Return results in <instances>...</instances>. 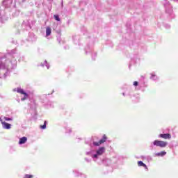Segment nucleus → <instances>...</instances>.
I'll list each match as a JSON object with an SVG mask.
<instances>
[{
  "instance_id": "1",
  "label": "nucleus",
  "mask_w": 178,
  "mask_h": 178,
  "mask_svg": "<svg viewBox=\"0 0 178 178\" xmlns=\"http://www.w3.org/2000/svg\"><path fill=\"white\" fill-rule=\"evenodd\" d=\"M153 145L156 147H160L161 148H165L168 145V143L162 140H156L153 142Z\"/></svg>"
},
{
  "instance_id": "2",
  "label": "nucleus",
  "mask_w": 178,
  "mask_h": 178,
  "mask_svg": "<svg viewBox=\"0 0 178 178\" xmlns=\"http://www.w3.org/2000/svg\"><path fill=\"white\" fill-rule=\"evenodd\" d=\"M108 140V136H106L105 134L103 135L102 138L99 142H93V145L95 147H99L102 144H104V143H106V140Z\"/></svg>"
},
{
  "instance_id": "3",
  "label": "nucleus",
  "mask_w": 178,
  "mask_h": 178,
  "mask_svg": "<svg viewBox=\"0 0 178 178\" xmlns=\"http://www.w3.org/2000/svg\"><path fill=\"white\" fill-rule=\"evenodd\" d=\"M159 137L161 138H164V140H168V139L169 140L172 138V135H170V134H161L159 135Z\"/></svg>"
},
{
  "instance_id": "4",
  "label": "nucleus",
  "mask_w": 178,
  "mask_h": 178,
  "mask_svg": "<svg viewBox=\"0 0 178 178\" xmlns=\"http://www.w3.org/2000/svg\"><path fill=\"white\" fill-rule=\"evenodd\" d=\"M0 122H1V124H3V129H7L8 130L9 129H10V127L12 126V125H10V124L2 121V119H1V118H0Z\"/></svg>"
},
{
  "instance_id": "5",
  "label": "nucleus",
  "mask_w": 178,
  "mask_h": 178,
  "mask_svg": "<svg viewBox=\"0 0 178 178\" xmlns=\"http://www.w3.org/2000/svg\"><path fill=\"white\" fill-rule=\"evenodd\" d=\"M26 142H27V137L24 136V137L19 138V145L26 144Z\"/></svg>"
},
{
  "instance_id": "6",
  "label": "nucleus",
  "mask_w": 178,
  "mask_h": 178,
  "mask_svg": "<svg viewBox=\"0 0 178 178\" xmlns=\"http://www.w3.org/2000/svg\"><path fill=\"white\" fill-rule=\"evenodd\" d=\"M105 152V147H99V149L97 151V155H102Z\"/></svg>"
},
{
  "instance_id": "7",
  "label": "nucleus",
  "mask_w": 178,
  "mask_h": 178,
  "mask_svg": "<svg viewBox=\"0 0 178 178\" xmlns=\"http://www.w3.org/2000/svg\"><path fill=\"white\" fill-rule=\"evenodd\" d=\"M138 166H143L145 169H148L147 165L143 163V161H138Z\"/></svg>"
},
{
  "instance_id": "8",
  "label": "nucleus",
  "mask_w": 178,
  "mask_h": 178,
  "mask_svg": "<svg viewBox=\"0 0 178 178\" xmlns=\"http://www.w3.org/2000/svg\"><path fill=\"white\" fill-rule=\"evenodd\" d=\"M17 92H18L19 94H22L23 95H26V92H24V90H23V89L22 88H17Z\"/></svg>"
},
{
  "instance_id": "9",
  "label": "nucleus",
  "mask_w": 178,
  "mask_h": 178,
  "mask_svg": "<svg viewBox=\"0 0 178 178\" xmlns=\"http://www.w3.org/2000/svg\"><path fill=\"white\" fill-rule=\"evenodd\" d=\"M51 30L50 27H47L46 29V35L48 37L49 35H51Z\"/></svg>"
},
{
  "instance_id": "10",
  "label": "nucleus",
  "mask_w": 178,
  "mask_h": 178,
  "mask_svg": "<svg viewBox=\"0 0 178 178\" xmlns=\"http://www.w3.org/2000/svg\"><path fill=\"white\" fill-rule=\"evenodd\" d=\"M165 155H166V152H161L155 154L156 156H163Z\"/></svg>"
},
{
  "instance_id": "11",
  "label": "nucleus",
  "mask_w": 178,
  "mask_h": 178,
  "mask_svg": "<svg viewBox=\"0 0 178 178\" xmlns=\"http://www.w3.org/2000/svg\"><path fill=\"white\" fill-rule=\"evenodd\" d=\"M40 129L43 130L47 129V121H44V124L40 126Z\"/></svg>"
},
{
  "instance_id": "12",
  "label": "nucleus",
  "mask_w": 178,
  "mask_h": 178,
  "mask_svg": "<svg viewBox=\"0 0 178 178\" xmlns=\"http://www.w3.org/2000/svg\"><path fill=\"white\" fill-rule=\"evenodd\" d=\"M54 19L55 20H56L57 22H60V18H59V15H54Z\"/></svg>"
},
{
  "instance_id": "13",
  "label": "nucleus",
  "mask_w": 178,
  "mask_h": 178,
  "mask_svg": "<svg viewBox=\"0 0 178 178\" xmlns=\"http://www.w3.org/2000/svg\"><path fill=\"white\" fill-rule=\"evenodd\" d=\"M34 177V176L31 175H25L24 178H33Z\"/></svg>"
},
{
  "instance_id": "14",
  "label": "nucleus",
  "mask_w": 178,
  "mask_h": 178,
  "mask_svg": "<svg viewBox=\"0 0 178 178\" xmlns=\"http://www.w3.org/2000/svg\"><path fill=\"white\" fill-rule=\"evenodd\" d=\"M0 69H5V64L3 63H0Z\"/></svg>"
},
{
  "instance_id": "15",
  "label": "nucleus",
  "mask_w": 178,
  "mask_h": 178,
  "mask_svg": "<svg viewBox=\"0 0 178 178\" xmlns=\"http://www.w3.org/2000/svg\"><path fill=\"white\" fill-rule=\"evenodd\" d=\"M4 120H6L7 122H9L10 120H12V119H10L8 117H4Z\"/></svg>"
},
{
  "instance_id": "16",
  "label": "nucleus",
  "mask_w": 178,
  "mask_h": 178,
  "mask_svg": "<svg viewBox=\"0 0 178 178\" xmlns=\"http://www.w3.org/2000/svg\"><path fill=\"white\" fill-rule=\"evenodd\" d=\"M28 95L27 93H26V95H24V98L22 99V101H25V99L27 98Z\"/></svg>"
},
{
  "instance_id": "17",
  "label": "nucleus",
  "mask_w": 178,
  "mask_h": 178,
  "mask_svg": "<svg viewBox=\"0 0 178 178\" xmlns=\"http://www.w3.org/2000/svg\"><path fill=\"white\" fill-rule=\"evenodd\" d=\"M134 86H135V87H137V86H138V82L134 81Z\"/></svg>"
},
{
  "instance_id": "18",
  "label": "nucleus",
  "mask_w": 178,
  "mask_h": 178,
  "mask_svg": "<svg viewBox=\"0 0 178 178\" xmlns=\"http://www.w3.org/2000/svg\"><path fill=\"white\" fill-rule=\"evenodd\" d=\"M97 156H98L97 154H95V155H94V158H97Z\"/></svg>"
}]
</instances>
